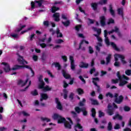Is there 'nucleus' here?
<instances>
[{"label": "nucleus", "mask_w": 131, "mask_h": 131, "mask_svg": "<svg viewBox=\"0 0 131 131\" xmlns=\"http://www.w3.org/2000/svg\"><path fill=\"white\" fill-rule=\"evenodd\" d=\"M109 8L110 14L112 15V16H113V17H115V11H114L112 5H110Z\"/></svg>", "instance_id": "obj_24"}, {"label": "nucleus", "mask_w": 131, "mask_h": 131, "mask_svg": "<svg viewBox=\"0 0 131 131\" xmlns=\"http://www.w3.org/2000/svg\"><path fill=\"white\" fill-rule=\"evenodd\" d=\"M31 95H32V96H38V92H37V90H35L34 91L31 92Z\"/></svg>", "instance_id": "obj_40"}, {"label": "nucleus", "mask_w": 131, "mask_h": 131, "mask_svg": "<svg viewBox=\"0 0 131 131\" xmlns=\"http://www.w3.org/2000/svg\"><path fill=\"white\" fill-rule=\"evenodd\" d=\"M100 22L101 26H105L106 25V17L104 16L99 17Z\"/></svg>", "instance_id": "obj_14"}, {"label": "nucleus", "mask_w": 131, "mask_h": 131, "mask_svg": "<svg viewBox=\"0 0 131 131\" xmlns=\"http://www.w3.org/2000/svg\"><path fill=\"white\" fill-rule=\"evenodd\" d=\"M98 116L100 118H101V117H103V116H105V114L103 112H102V111H99Z\"/></svg>", "instance_id": "obj_57"}, {"label": "nucleus", "mask_w": 131, "mask_h": 131, "mask_svg": "<svg viewBox=\"0 0 131 131\" xmlns=\"http://www.w3.org/2000/svg\"><path fill=\"white\" fill-rule=\"evenodd\" d=\"M56 34L57 35V37H63V34L60 33V30L59 29H57Z\"/></svg>", "instance_id": "obj_37"}, {"label": "nucleus", "mask_w": 131, "mask_h": 131, "mask_svg": "<svg viewBox=\"0 0 131 131\" xmlns=\"http://www.w3.org/2000/svg\"><path fill=\"white\" fill-rule=\"evenodd\" d=\"M2 65H4L5 66L4 70L5 71V72H9V71H11V70L13 71L15 70H18V69L23 68V66L15 65L13 67V68L11 69L9 63L5 62H2Z\"/></svg>", "instance_id": "obj_1"}, {"label": "nucleus", "mask_w": 131, "mask_h": 131, "mask_svg": "<svg viewBox=\"0 0 131 131\" xmlns=\"http://www.w3.org/2000/svg\"><path fill=\"white\" fill-rule=\"evenodd\" d=\"M113 119H114V120H115L116 119L122 120L123 119V117H122L121 115H119V114H117L113 117Z\"/></svg>", "instance_id": "obj_22"}, {"label": "nucleus", "mask_w": 131, "mask_h": 131, "mask_svg": "<svg viewBox=\"0 0 131 131\" xmlns=\"http://www.w3.org/2000/svg\"><path fill=\"white\" fill-rule=\"evenodd\" d=\"M115 102L117 104H121L122 102H123V99H124V97H123V96L120 95L119 96L118 99V94L117 93H115Z\"/></svg>", "instance_id": "obj_4"}, {"label": "nucleus", "mask_w": 131, "mask_h": 131, "mask_svg": "<svg viewBox=\"0 0 131 131\" xmlns=\"http://www.w3.org/2000/svg\"><path fill=\"white\" fill-rule=\"evenodd\" d=\"M94 28V31H97L98 35H100V34H101V33L102 32V29H97V28Z\"/></svg>", "instance_id": "obj_44"}, {"label": "nucleus", "mask_w": 131, "mask_h": 131, "mask_svg": "<svg viewBox=\"0 0 131 131\" xmlns=\"http://www.w3.org/2000/svg\"><path fill=\"white\" fill-rule=\"evenodd\" d=\"M95 86H97V91L98 93H100L101 92V88H100V86L98 85L97 83H95Z\"/></svg>", "instance_id": "obj_58"}, {"label": "nucleus", "mask_w": 131, "mask_h": 131, "mask_svg": "<svg viewBox=\"0 0 131 131\" xmlns=\"http://www.w3.org/2000/svg\"><path fill=\"white\" fill-rule=\"evenodd\" d=\"M114 32L117 33V35H118V36H121V33H120V31H119V28H118V27H117V26H115L114 29H112V30L107 32V33L110 35L112 34V33H113Z\"/></svg>", "instance_id": "obj_7"}, {"label": "nucleus", "mask_w": 131, "mask_h": 131, "mask_svg": "<svg viewBox=\"0 0 131 131\" xmlns=\"http://www.w3.org/2000/svg\"><path fill=\"white\" fill-rule=\"evenodd\" d=\"M55 102L57 104V108L58 109V110H62L63 109V106L60 101H59V98H55Z\"/></svg>", "instance_id": "obj_10"}, {"label": "nucleus", "mask_w": 131, "mask_h": 131, "mask_svg": "<svg viewBox=\"0 0 131 131\" xmlns=\"http://www.w3.org/2000/svg\"><path fill=\"white\" fill-rule=\"evenodd\" d=\"M92 79H93L92 82L93 83H94V85H95V83H97V82L96 81H100V79L98 77L93 78Z\"/></svg>", "instance_id": "obj_46"}, {"label": "nucleus", "mask_w": 131, "mask_h": 131, "mask_svg": "<svg viewBox=\"0 0 131 131\" xmlns=\"http://www.w3.org/2000/svg\"><path fill=\"white\" fill-rule=\"evenodd\" d=\"M43 25L44 26H46V27H49L50 26V22L49 20H45L43 22Z\"/></svg>", "instance_id": "obj_47"}, {"label": "nucleus", "mask_w": 131, "mask_h": 131, "mask_svg": "<svg viewBox=\"0 0 131 131\" xmlns=\"http://www.w3.org/2000/svg\"><path fill=\"white\" fill-rule=\"evenodd\" d=\"M64 126L66 127V128H68L69 129H71L72 126L71 124H70V123L69 122L66 121L64 123Z\"/></svg>", "instance_id": "obj_27"}, {"label": "nucleus", "mask_w": 131, "mask_h": 131, "mask_svg": "<svg viewBox=\"0 0 131 131\" xmlns=\"http://www.w3.org/2000/svg\"><path fill=\"white\" fill-rule=\"evenodd\" d=\"M66 121V119L65 118L62 117V116H60V118H59L58 120H57V123H65Z\"/></svg>", "instance_id": "obj_30"}, {"label": "nucleus", "mask_w": 131, "mask_h": 131, "mask_svg": "<svg viewBox=\"0 0 131 131\" xmlns=\"http://www.w3.org/2000/svg\"><path fill=\"white\" fill-rule=\"evenodd\" d=\"M52 118L54 120H59V119L61 118V116L58 114H54L52 116Z\"/></svg>", "instance_id": "obj_31"}, {"label": "nucleus", "mask_w": 131, "mask_h": 131, "mask_svg": "<svg viewBox=\"0 0 131 131\" xmlns=\"http://www.w3.org/2000/svg\"><path fill=\"white\" fill-rule=\"evenodd\" d=\"M19 115H21V114H23L24 116H30V115L29 114L26 113L25 111H23L18 113Z\"/></svg>", "instance_id": "obj_43"}, {"label": "nucleus", "mask_w": 131, "mask_h": 131, "mask_svg": "<svg viewBox=\"0 0 131 131\" xmlns=\"http://www.w3.org/2000/svg\"><path fill=\"white\" fill-rule=\"evenodd\" d=\"M112 128H113L112 126V123L111 122H109L107 125V130L108 131L112 130Z\"/></svg>", "instance_id": "obj_39"}, {"label": "nucleus", "mask_w": 131, "mask_h": 131, "mask_svg": "<svg viewBox=\"0 0 131 131\" xmlns=\"http://www.w3.org/2000/svg\"><path fill=\"white\" fill-rule=\"evenodd\" d=\"M69 99H70L71 101H72L73 99H74V93H71L69 96Z\"/></svg>", "instance_id": "obj_53"}, {"label": "nucleus", "mask_w": 131, "mask_h": 131, "mask_svg": "<svg viewBox=\"0 0 131 131\" xmlns=\"http://www.w3.org/2000/svg\"><path fill=\"white\" fill-rule=\"evenodd\" d=\"M76 122L77 123L74 126L75 130L78 131V130H77V128H78L79 129H80L79 131H83L82 126H81V124L79 123V122H80V119L77 118L76 120Z\"/></svg>", "instance_id": "obj_5"}, {"label": "nucleus", "mask_w": 131, "mask_h": 131, "mask_svg": "<svg viewBox=\"0 0 131 131\" xmlns=\"http://www.w3.org/2000/svg\"><path fill=\"white\" fill-rule=\"evenodd\" d=\"M49 99V96L47 93H41L40 97V102H42L43 100L46 101Z\"/></svg>", "instance_id": "obj_9"}, {"label": "nucleus", "mask_w": 131, "mask_h": 131, "mask_svg": "<svg viewBox=\"0 0 131 131\" xmlns=\"http://www.w3.org/2000/svg\"><path fill=\"white\" fill-rule=\"evenodd\" d=\"M121 79L122 80L124 79V80H129V78H128V77L125 76V75H123L122 76Z\"/></svg>", "instance_id": "obj_56"}, {"label": "nucleus", "mask_w": 131, "mask_h": 131, "mask_svg": "<svg viewBox=\"0 0 131 131\" xmlns=\"http://www.w3.org/2000/svg\"><path fill=\"white\" fill-rule=\"evenodd\" d=\"M108 2V0H101L99 2L100 5H106L107 4V2Z\"/></svg>", "instance_id": "obj_54"}, {"label": "nucleus", "mask_w": 131, "mask_h": 131, "mask_svg": "<svg viewBox=\"0 0 131 131\" xmlns=\"http://www.w3.org/2000/svg\"><path fill=\"white\" fill-rule=\"evenodd\" d=\"M115 23L114 19L113 18H110L107 21V25H110V24H113Z\"/></svg>", "instance_id": "obj_49"}, {"label": "nucleus", "mask_w": 131, "mask_h": 131, "mask_svg": "<svg viewBox=\"0 0 131 131\" xmlns=\"http://www.w3.org/2000/svg\"><path fill=\"white\" fill-rule=\"evenodd\" d=\"M71 69L73 71L75 70V64L74 62H71Z\"/></svg>", "instance_id": "obj_59"}, {"label": "nucleus", "mask_w": 131, "mask_h": 131, "mask_svg": "<svg viewBox=\"0 0 131 131\" xmlns=\"http://www.w3.org/2000/svg\"><path fill=\"white\" fill-rule=\"evenodd\" d=\"M41 59L42 60V62L43 63L46 60H47V55L45 53H43L42 54Z\"/></svg>", "instance_id": "obj_41"}, {"label": "nucleus", "mask_w": 131, "mask_h": 131, "mask_svg": "<svg viewBox=\"0 0 131 131\" xmlns=\"http://www.w3.org/2000/svg\"><path fill=\"white\" fill-rule=\"evenodd\" d=\"M31 84V81H29V85H27L24 89L20 90V92H25L29 88V86Z\"/></svg>", "instance_id": "obj_50"}, {"label": "nucleus", "mask_w": 131, "mask_h": 131, "mask_svg": "<svg viewBox=\"0 0 131 131\" xmlns=\"http://www.w3.org/2000/svg\"><path fill=\"white\" fill-rule=\"evenodd\" d=\"M35 4H36V3H35V1L31 2V10H33V9H35Z\"/></svg>", "instance_id": "obj_48"}, {"label": "nucleus", "mask_w": 131, "mask_h": 131, "mask_svg": "<svg viewBox=\"0 0 131 131\" xmlns=\"http://www.w3.org/2000/svg\"><path fill=\"white\" fill-rule=\"evenodd\" d=\"M119 80L120 81L119 83V86H124L125 84H127V83H128V82H127V81L125 80H122V79H120Z\"/></svg>", "instance_id": "obj_17"}, {"label": "nucleus", "mask_w": 131, "mask_h": 131, "mask_svg": "<svg viewBox=\"0 0 131 131\" xmlns=\"http://www.w3.org/2000/svg\"><path fill=\"white\" fill-rule=\"evenodd\" d=\"M39 82L40 83L38 84V88L39 89V90H42V89H43L45 85H46V83L43 81H41V82Z\"/></svg>", "instance_id": "obj_26"}, {"label": "nucleus", "mask_w": 131, "mask_h": 131, "mask_svg": "<svg viewBox=\"0 0 131 131\" xmlns=\"http://www.w3.org/2000/svg\"><path fill=\"white\" fill-rule=\"evenodd\" d=\"M33 59L34 60V61H35V62H36V61L38 60V56H37V55H34L33 56Z\"/></svg>", "instance_id": "obj_64"}, {"label": "nucleus", "mask_w": 131, "mask_h": 131, "mask_svg": "<svg viewBox=\"0 0 131 131\" xmlns=\"http://www.w3.org/2000/svg\"><path fill=\"white\" fill-rule=\"evenodd\" d=\"M41 120H42V121H47V122H50V121H51V119L48 118H43V117L41 118Z\"/></svg>", "instance_id": "obj_51"}, {"label": "nucleus", "mask_w": 131, "mask_h": 131, "mask_svg": "<svg viewBox=\"0 0 131 131\" xmlns=\"http://www.w3.org/2000/svg\"><path fill=\"white\" fill-rule=\"evenodd\" d=\"M59 10H60V8L59 7H57L56 6H53L51 8V12L52 13H56V12H57V11H59Z\"/></svg>", "instance_id": "obj_33"}, {"label": "nucleus", "mask_w": 131, "mask_h": 131, "mask_svg": "<svg viewBox=\"0 0 131 131\" xmlns=\"http://www.w3.org/2000/svg\"><path fill=\"white\" fill-rule=\"evenodd\" d=\"M77 92L78 95H83V94H84V91H83V90L81 88H78L77 89Z\"/></svg>", "instance_id": "obj_35"}, {"label": "nucleus", "mask_w": 131, "mask_h": 131, "mask_svg": "<svg viewBox=\"0 0 131 131\" xmlns=\"http://www.w3.org/2000/svg\"><path fill=\"white\" fill-rule=\"evenodd\" d=\"M43 92H50V91H52V88L50 87V86L47 85L46 86H44L43 88L42 89Z\"/></svg>", "instance_id": "obj_23"}, {"label": "nucleus", "mask_w": 131, "mask_h": 131, "mask_svg": "<svg viewBox=\"0 0 131 131\" xmlns=\"http://www.w3.org/2000/svg\"><path fill=\"white\" fill-rule=\"evenodd\" d=\"M125 73L126 75H127L128 76H130L131 75V70H126L125 71Z\"/></svg>", "instance_id": "obj_55"}, {"label": "nucleus", "mask_w": 131, "mask_h": 131, "mask_svg": "<svg viewBox=\"0 0 131 131\" xmlns=\"http://www.w3.org/2000/svg\"><path fill=\"white\" fill-rule=\"evenodd\" d=\"M119 81V79H112V83H115V84L118 83Z\"/></svg>", "instance_id": "obj_60"}, {"label": "nucleus", "mask_w": 131, "mask_h": 131, "mask_svg": "<svg viewBox=\"0 0 131 131\" xmlns=\"http://www.w3.org/2000/svg\"><path fill=\"white\" fill-rule=\"evenodd\" d=\"M62 74L64 78L66 79H70L71 78V76L67 73H66V71L65 70H62Z\"/></svg>", "instance_id": "obj_15"}, {"label": "nucleus", "mask_w": 131, "mask_h": 131, "mask_svg": "<svg viewBox=\"0 0 131 131\" xmlns=\"http://www.w3.org/2000/svg\"><path fill=\"white\" fill-rule=\"evenodd\" d=\"M118 15L121 16L122 19L124 20V13H123V8H120L117 9Z\"/></svg>", "instance_id": "obj_13"}, {"label": "nucleus", "mask_w": 131, "mask_h": 131, "mask_svg": "<svg viewBox=\"0 0 131 131\" xmlns=\"http://www.w3.org/2000/svg\"><path fill=\"white\" fill-rule=\"evenodd\" d=\"M18 26H19V28H16V29L14 30L15 32H20V31H21V30H22V29H23V28H25V27H26V25L22 26V24H19L18 25Z\"/></svg>", "instance_id": "obj_16"}, {"label": "nucleus", "mask_w": 131, "mask_h": 131, "mask_svg": "<svg viewBox=\"0 0 131 131\" xmlns=\"http://www.w3.org/2000/svg\"><path fill=\"white\" fill-rule=\"evenodd\" d=\"M81 27H82V26L81 25H79L77 26H75V30H76V31H79V30H80V29L81 28Z\"/></svg>", "instance_id": "obj_52"}, {"label": "nucleus", "mask_w": 131, "mask_h": 131, "mask_svg": "<svg viewBox=\"0 0 131 131\" xmlns=\"http://www.w3.org/2000/svg\"><path fill=\"white\" fill-rule=\"evenodd\" d=\"M80 68H88L89 63H86L84 62H81L79 65Z\"/></svg>", "instance_id": "obj_21"}, {"label": "nucleus", "mask_w": 131, "mask_h": 131, "mask_svg": "<svg viewBox=\"0 0 131 131\" xmlns=\"http://www.w3.org/2000/svg\"><path fill=\"white\" fill-rule=\"evenodd\" d=\"M106 113L109 116H112L114 114V108H108Z\"/></svg>", "instance_id": "obj_20"}, {"label": "nucleus", "mask_w": 131, "mask_h": 131, "mask_svg": "<svg viewBox=\"0 0 131 131\" xmlns=\"http://www.w3.org/2000/svg\"><path fill=\"white\" fill-rule=\"evenodd\" d=\"M123 110L124 111H125V112H128L130 111V107H129V106L125 105L124 106Z\"/></svg>", "instance_id": "obj_45"}, {"label": "nucleus", "mask_w": 131, "mask_h": 131, "mask_svg": "<svg viewBox=\"0 0 131 131\" xmlns=\"http://www.w3.org/2000/svg\"><path fill=\"white\" fill-rule=\"evenodd\" d=\"M104 36L106 45L107 46H110V41H109V38L108 37V31H107V30L104 31Z\"/></svg>", "instance_id": "obj_8"}, {"label": "nucleus", "mask_w": 131, "mask_h": 131, "mask_svg": "<svg viewBox=\"0 0 131 131\" xmlns=\"http://www.w3.org/2000/svg\"><path fill=\"white\" fill-rule=\"evenodd\" d=\"M111 45L112 46V48H113V49H114V50H115V51H117L118 52H119V51H120L119 48H118L117 47V46H116V44H115L113 42H111Z\"/></svg>", "instance_id": "obj_32"}, {"label": "nucleus", "mask_w": 131, "mask_h": 131, "mask_svg": "<svg viewBox=\"0 0 131 131\" xmlns=\"http://www.w3.org/2000/svg\"><path fill=\"white\" fill-rule=\"evenodd\" d=\"M53 18H54L55 22H59V21H60V13L56 12L53 14Z\"/></svg>", "instance_id": "obj_11"}, {"label": "nucleus", "mask_w": 131, "mask_h": 131, "mask_svg": "<svg viewBox=\"0 0 131 131\" xmlns=\"http://www.w3.org/2000/svg\"><path fill=\"white\" fill-rule=\"evenodd\" d=\"M106 61V65H108L111 61V54H108L105 58Z\"/></svg>", "instance_id": "obj_34"}, {"label": "nucleus", "mask_w": 131, "mask_h": 131, "mask_svg": "<svg viewBox=\"0 0 131 131\" xmlns=\"http://www.w3.org/2000/svg\"><path fill=\"white\" fill-rule=\"evenodd\" d=\"M28 80H29V79L27 78L25 82H24L22 80H19L17 82V84L18 85H20V84H21V86H24L25 85H26V83L28 82Z\"/></svg>", "instance_id": "obj_18"}, {"label": "nucleus", "mask_w": 131, "mask_h": 131, "mask_svg": "<svg viewBox=\"0 0 131 131\" xmlns=\"http://www.w3.org/2000/svg\"><path fill=\"white\" fill-rule=\"evenodd\" d=\"M49 32H52V35H54L55 33H56V31L54 30V29L53 28H50L49 29Z\"/></svg>", "instance_id": "obj_63"}, {"label": "nucleus", "mask_w": 131, "mask_h": 131, "mask_svg": "<svg viewBox=\"0 0 131 131\" xmlns=\"http://www.w3.org/2000/svg\"><path fill=\"white\" fill-rule=\"evenodd\" d=\"M10 36L13 38H18V35L17 34L13 33L10 34Z\"/></svg>", "instance_id": "obj_61"}, {"label": "nucleus", "mask_w": 131, "mask_h": 131, "mask_svg": "<svg viewBox=\"0 0 131 131\" xmlns=\"http://www.w3.org/2000/svg\"><path fill=\"white\" fill-rule=\"evenodd\" d=\"M89 100L91 101L92 105H99V102H98V100L94 99L92 98H90Z\"/></svg>", "instance_id": "obj_25"}, {"label": "nucleus", "mask_w": 131, "mask_h": 131, "mask_svg": "<svg viewBox=\"0 0 131 131\" xmlns=\"http://www.w3.org/2000/svg\"><path fill=\"white\" fill-rule=\"evenodd\" d=\"M75 111L78 114H79L80 112H82L83 116H86L88 115V111H86V108L85 107L80 108L79 106H76L75 107Z\"/></svg>", "instance_id": "obj_2"}, {"label": "nucleus", "mask_w": 131, "mask_h": 131, "mask_svg": "<svg viewBox=\"0 0 131 131\" xmlns=\"http://www.w3.org/2000/svg\"><path fill=\"white\" fill-rule=\"evenodd\" d=\"M35 4H37L38 8H41V7L42 6V4H43L45 3V1H43V0H39V1L35 0Z\"/></svg>", "instance_id": "obj_19"}, {"label": "nucleus", "mask_w": 131, "mask_h": 131, "mask_svg": "<svg viewBox=\"0 0 131 131\" xmlns=\"http://www.w3.org/2000/svg\"><path fill=\"white\" fill-rule=\"evenodd\" d=\"M62 24H63V26L65 27H68L69 25H70V20H67L66 21H61Z\"/></svg>", "instance_id": "obj_29"}, {"label": "nucleus", "mask_w": 131, "mask_h": 131, "mask_svg": "<svg viewBox=\"0 0 131 131\" xmlns=\"http://www.w3.org/2000/svg\"><path fill=\"white\" fill-rule=\"evenodd\" d=\"M86 43V45H89L90 42L89 41H86L84 39H82L81 40L79 44V48L77 49V51H79V50H82V51H85V47H82V46L84 44Z\"/></svg>", "instance_id": "obj_6"}, {"label": "nucleus", "mask_w": 131, "mask_h": 131, "mask_svg": "<svg viewBox=\"0 0 131 131\" xmlns=\"http://www.w3.org/2000/svg\"><path fill=\"white\" fill-rule=\"evenodd\" d=\"M52 65H54L56 68H58V70H61L62 67H61V64L59 62H53Z\"/></svg>", "instance_id": "obj_28"}, {"label": "nucleus", "mask_w": 131, "mask_h": 131, "mask_svg": "<svg viewBox=\"0 0 131 131\" xmlns=\"http://www.w3.org/2000/svg\"><path fill=\"white\" fill-rule=\"evenodd\" d=\"M91 112L92 117H96V109H95L94 108H92Z\"/></svg>", "instance_id": "obj_42"}, {"label": "nucleus", "mask_w": 131, "mask_h": 131, "mask_svg": "<svg viewBox=\"0 0 131 131\" xmlns=\"http://www.w3.org/2000/svg\"><path fill=\"white\" fill-rule=\"evenodd\" d=\"M105 97H110V98H113V94H112L110 92H108L107 93H106V94L105 95Z\"/></svg>", "instance_id": "obj_62"}, {"label": "nucleus", "mask_w": 131, "mask_h": 131, "mask_svg": "<svg viewBox=\"0 0 131 131\" xmlns=\"http://www.w3.org/2000/svg\"><path fill=\"white\" fill-rule=\"evenodd\" d=\"M114 58H115V62H118V58L121 59V62L122 63L123 65H124L126 64L127 62L126 61H125V57H124V55H121V54H116L114 55Z\"/></svg>", "instance_id": "obj_3"}, {"label": "nucleus", "mask_w": 131, "mask_h": 131, "mask_svg": "<svg viewBox=\"0 0 131 131\" xmlns=\"http://www.w3.org/2000/svg\"><path fill=\"white\" fill-rule=\"evenodd\" d=\"M91 7L94 11H96L98 9V4L97 3H92Z\"/></svg>", "instance_id": "obj_38"}, {"label": "nucleus", "mask_w": 131, "mask_h": 131, "mask_svg": "<svg viewBox=\"0 0 131 131\" xmlns=\"http://www.w3.org/2000/svg\"><path fill=\"white\" fill-rule=\"evenodd\" d=\"M86 100L84 98H83L82 101H80L78 105L80 107H83L84 106V103H85Z\"/></svg>", "instance_id": "obj_36"}, {"label": "nucleus", "mask_w": 131, "mask_h": 131, "mask_svg": "<svg viewBox=\"0 0 131 131\" xmlns=\"http://www.w3.org/2000/svg\"><path fill=\"white\" fill-rule=\"evenodd\" d=\"M18 58H17V61L19 64L20 65H24V62H25V59L23 58V56L17 54Z\"/></svg>", "instance_id": "obj_12"}]
</instances>
